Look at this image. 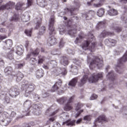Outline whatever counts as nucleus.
Here are the masks:
<instances>
[{
  "label": "nucleus",
  "instance_id": "nucleus-1",
  "mask_svg": "<svg viewBox=\"0 0 127 127\" xmlns=\"http://www.w3.org/2000/svg\"><path fill=\"white\" fill-rule=\"evenodd\" d=\"M54 17L52 16L50 19L49 30V38L48 40V45L49 46H52L55 45L57 43V39L54 38V35L56 34V31L54 28Z\"/></svg>",
  "mask_w": 127,
  "mask_h": 127
},
{
  "label": "nucleus",
  "instance_id": "nucleus-2",
  "mask_svg": "<svg viewBox=\"0 0 127 127\" xmlns=\"http://www.w3.org/2000/svg\"><path fill=\"white\" fill-rule=\"evenodd\" d=\"M92 40H84L82 43L81 47L83 50H88L89 49L91 52H94L95 51V48H96V45H97V42L94 37L91 38Z\"/></svg>",
  "mask_w": 127,
  "mask_h": 127
},
{
  "label": "nucleus",
  "instance_id": "nucleus-3",
  "mask_svg": "<svg viewBox=\"0 0 127 127\" xmlns=\"http://www.w3.org/2000/svg\"><path fill=\"white\" fill-rule=\"evenodd\" d=\"M95 67H98L99 69L103 67V58L101 56H93L89 64V67L93 70Z\"/></svg>",
  "mask_w": 127,
  "mask_h": 127
},
{
  "label": "nucleus",
  "instance_id": "nucleus-4",
  "mask_svg": "<svg viewBox=\"0 0 127 127\" xmlns=\"http://www.w3.org/2000/svg\"><path fill=\"white\" fill-rule=\"evenodd\" d=\"M35 89V85L33 83L23 84L21 86V90L24 91V96L28 97Z\"/></svg>",
  "mask_w": 127,
  "mask_h": 127
},
{
  "label": "nucleus",
  "instance_id": "nucleus-5",
  "mask_svg": "<svg viewBox=\"0 0 127 127\" xmlns=\"http://www.w3.org/2000/svg\"><path fill=\"white\" fill-rule=\"evenodd\" d=\"M126 61H127V51L124 54L123 57L121 59L119 60L115 68L116 72L119 74H122V72L120 71L122 70V68L124 66V64L125 62H126Z\"/></svg>",
  "mask_w": 127,
  "mask_h": 127
},
{
  "label": "nucleus",
  "instance_id": "nucleus-6",
  "mask_svg": "<svg viewBox=\"0 0 127 127\" xmlns=\"http://www.w3.org/2000/svg\"><path fill=\"white\" fill-rule=\"evenodd\" d=\"M103 77H104L103 72L94 73L91 75V77H89L88 80L91 83H96L99 81V79H102Z\"/></svg>",
  "mask_w": 127,
  "mask_h": 127
},
{
  "label": "nucleus",
  "instance_id": "nucleus-7",
  "mask_svg": "<svg viewBox=\"0 0 127 127\" xmlns=\"http://www.w3.org/2000/svg\"><path fill=\"white\" fill-rule=\"evenodd\" d=\"M61 86H62V80L59 79L58 81L52 86L51 91L56 92V91L59 90V88H61Z\"/></svg>",
  "mask_w": 127,
  "mask_h": 127
},
{
  "label": "nucleus",
  "instance_id": "nucleus-8",
  "mask_svg": "<svg viewBox=\"0 0 127 127\" xmlns=\"http://www.w3.org/2000/svg\"><path fill=\"white\" fill-rule=\"evenodd\" d=\"M20 94V90L17 86H13L11 88V92L9 94L11 97H16Z\"/></svg>",
  "mask_w": 127,
  "mask_h": 127
},
{
  "label": "nucleus",
  "instance_id": "nucleus-9",
  "mask_svg": "<svg viewBox=\"0 0 127 127\" xmlns=\"http://www.w3.org/2000/svg\"><path fill=\"white\" fill-rule=\"evenodd\" d=\"M15 8L16 10H23L27 8V7L25 6V3L19 2L16 4Z\"/></svg>",
  "mask_w": 127,
  "mask_h": 127
},
{
  "label": "nucleus",
  "instance_id": "nucleus-10",
  "mask_svg": "<svg viewBox=\"0 0 127 127\" xmlns=\"http://www.w3.org/2000/svg\"><path fill=\"white\" fill-rule=\"evenodd\" d=\"M94 15H95V11L93 10H89L87 12H84L83 13L82 17H84L86 19H89V17H90V16H93Z\"/></svg>",
  "mask_w": 127,
  "mask_h": 127
},
{
  "label": "nucleus",
  "instance_id": "nucleus-11",
  "mask_svg": "<svg viewBox=\"0 0 127 127\" xmlns=\"http://www.w3.org/2000/svg\"><path fill=\"white\" fill-rule=\"evenodd\" d=\"M77 9L74 7H71V8H65L64 11L65 13L69 12L70 13L71 15H76L77 12H76V10Z\"/></svg>",
  "mask_w": 127,
  "mask_h": 127
},
{
  "label": "nucleus",
  "instance_id": "nucleus-12",
  "mask_svg": "<svg viewBox=\"0 0 127 127\" xmlns=\"http://www.w3.org/2000/svg\"><path fill=\"white\" fill-rule=\"evenodd\" d=\"M78 37H77L74 41L75 44H78V43H81L82 40L85 38V34L83 32H80L78 35Z\"/></svg>",
  "mask_w": 127,
  "mask_h": 127
},
{
  "label": "nucleus",
  "instance_id": "nucleus-13",
  "mask_svg": "<svg viewBox=\"0 0 127 127\" xmlns=\"http://www.w3.org/2000/svg\"><path fill=\"white\" fill-rule=\"evenodd\" d=\"M115 35V33L108 32L106 30H104L100 34V38L106 37V36H114Z\"/></svg>",
  "mask_w": 127,
  "mask_h": 127
},
{
  "label": "nucleus",
  "instance_id": "nucleus-14",
  "mask_svg": "<svg viewBox=\"0 0 127 127\" xmlns=\"http://www.w3.org/2000/svg\"><path fill=\"white\" fill-rule=\"evenodd\" d=\"M60 63L64 66H66L69 64V60L66 56H63L61 58Z\"/></svg>",
  "mask_w": 127,
  "mask_h": 127
},
{
  "label": "nucleus",
  "instance_id": "nucleus-15",
  "mask_svg": "<svg viewBox=\"0 0 127 127\" xmlns=\"http://www.w3.org/2000/svg\"><path fill=\"white\" fill-rule=\"evenodd\" d=\"M96 123H102V122H109V119L106 118L105 115H102L96 119Z\"/></svg>",
  "mask_w": 127,
  "mask_h": 127
},
{
  "label": "nucleus",
  "instance_id": "nucleus-16",
  "mask_svg": "<svg viewBox=\"0 0 127 127\" xmlns=\"http://www.w3.org/2000/svg\"><path fill=\"white\" fill-rule=\"evenodd\" d=\"M87 81H88V76L87 75H84L83 77L80 79V82L78 83V86L79 87H82V86H84L85 83H87Z\"/></svg>",
  "mask_w": 127,
  "mask_h": 127
},
{
  "label": "nucleus",
  "instance_id": "nucleus-17",
  "mask_svg": "<svg viewBox=\"0 0 127 127\" xmlns=\"http://www.w3.org/2000/svg\"><path fill=\"white\" fill-rule=\"evenodd\" d=\"M71 28L70 30L68 31V34L70 36H75V34L77 33V25H74V27Z\"/></svg>",
  "mask_w": 127,
  "mask_h": 127
},
{
  "label": "nucleus",
  "instance_id": "nucleus-18",
  "mask_svg": "<svg viewBox=\"0 0 127 127\" xmlns=\"http://www.w3.org/2000/svg\"><path fill=\"white\" fill-rule=\"evenodd\" d=\"M12 7V3L8 2L5 5H3L0 7V10H3L4 9H9Z\"/></svg>",
  "mask_w": 127,
  "mask_h": 127
},
{
  "label": "nucleus",
  "instance_id": "nucleus-19",
  "mask_svg": "<svg viewBox=\"0 0 127 127\" xmlns=\"http://www.w3.org/2000/svg\"><path fill=\"white\" fill-rule=\"evenodd\" d=\"M76 123V120L71 121V119H68L67 121L63 123V125H66V126L70 127H73V126H75V124Z\"/></svg>",
  "mask_w": 127,
  "mask_h": 127
},
{
  "label": "nucleus",
  "instance_id": "nucleus-20",
  "mask_svg": "<svg viewBox=\"0 0 127 127\" xmlns=\"http://www.w3.org/2000/svg\"><path fill=\"white\" fill-rule=\"evenodd\" d=\"M37 2L41 7H45V6L48 5L46 0H37Z\"/></svg>",
  "mask_w": 127,
  "mask_h": 127
},
{
  "label": "nucleus",
  "instance_id": "nucleus-21",
  "mask_svg": "<svg viewBox=\"0 0 127 127\" xmlns=\"http://www.w3.org/2000/svg\"><path fill=\"white\" fill-rule=\"evenodd\" d=\"M14 77H16V80L17 82H20L21 80H22V78H23V74L21 73L20 71H18L17 72L16 75H14Z\"/></svg>",
  "mask_w": 127,
  "mask_h": 127
},
{
  "label": "nucleus",
  "instance_id": "nucleus-22",
  "mask_svg": "<svg viewBox=\"0 0 127 127\" xmlns=\"http://www.w3.org/2000/svg\"><path fill=\"white\" fill-rule=\"evenodd\" d=\"M104 27H106V22L105 21H100L97 24L96 29L97 30H99V29L104 28Z\"/></svg>",
  "mask_w": 127,
  "mask_h": 127
},
{
  "label": "nucleus",
  "instance_id": "nucleus-23",
  "mask_svg": "<svg viewBox=\"0 0 127 127\" xmlns=\"http://www.w3.org/2000/svg\"><path fill=\"white\" fill-rule=\"evenodd\" d=\"M44 76V70L43 69H39L36 71V78L40 79Z\"/></svg>",
  "mask_w": 127,
  "mask_h": 127
},
{
  "label": "nucleus",
  "instance_id": "nucleus-24",
  "mask_svg": "<svg viewBox=\"0 0 127 127\" xmlns=\"http://www.w3.org/2000/svg\"><path fill=\"white\" fill-rule=\"evenodd\" d=\"M77 82H78V78L77 77L73 78L69 81L68 83V86H70V87H75Z\"/></svg>",
  "mask_w": 127,
  "mask_h": 127
},
{
  "label": "nucleus",
  "instance_id": "nucleus-25",
  "mask_svg": "<svg viewBox=\"0 0 127 127\" xmlns=\"http://www.w3.org/2000/svg\"><path fill=\"white\" fill-rule=\"evenodd\" d=\"M107 77L111 81H115V80H116V76H115V73L113 71L109 72L107 75Z\"/></svg>",
  "mask_w": 127,
  "mask_h": 127
},
{
  "label": "nucleus",
  "instance_id": "nucleus-26",
  "mask_svg": "<svg viewBox=\"0 0 127 127\" xmlns=\"http://www.w3.org/2000/svg\"><path fill=\"white\" fill-rule=\"evenodd\" d=\"M110 29L111 30H115L116 32H121L122 30V28L120 27L116 26V25L115 24H112L110 26Z\"/></svg>",
  "mask_w": 127,
  "mask_h": 127
},
{
  "label": "nucleus",
  "instance_id": "nucleus-27",
  "mask_svg": "<svg viewBox=\"0 0 127 127\" xmlns=\"http://www.w3.org/2000/svg\"><path fill=\"white\" fill-rule=\"evenodd\" d=\"M16 53L19 56L22 55L23 54V49L20 46H17L16 47Z\"/></svg>",
  "mask_w": 127,
  "mask_h": 127
},
{
  "label": "nucleus",
  "instance_id": "nucleus-28",
  "mask_svg": "<svg viewBox=\"0 0 127 127\" xmlns=\"http://www.w3.org/2000/svg\"><path fill=\"white\" fill-rule=\"evenodd\" d=\"M108 13L111 16L118 15V11L115 9H111L108 11Z\"/></svg>",
  "mask_w": 127,
  "mask_h": 127
},
{
  "label": "nucleus",
  "instance_id": "nucleus-29",
  "mask_svg": "<svg viewBox=\"0 0 127 127\" xmlns=\"http://www.w3.org/2000/svg\"><path fill=\"white\" fill-rule=\"evenodd\" d=\"M109 43L111 46H115L117 44V40L114 39H106L105 43Z\"/></svg>",
  "mask_w": 127,
  "mask_h": 127
},
{
  "label": "nucleus",
  "instance_id": "nucleus-30",
  "mask_svg": "<svg viewBox=\"0 0 127 127\" xmlns=\"http://www.w3.org/2000/svg\"><path fill=\"white\" fill-rule=\"evenodd\" d=\"M66 25L68 27H70V28H74V25H75L74 24V21H73V19H69L67 22Z\"/></svg>",
  "mask_w": 127,
  "mask_h": 127
},
{
  "label": "nucleus",
  "instance_id": "nucleus-31",
  "mask_svg": "<svg viewBox=\"0 0 127 127\" xmlns=\"http://www.w3.org/2000/svg\"><path fill=\"white\" fill-rule=\"evenodd\" d=\"M73 110V106H72V104L66 103L64 107V110L66 111H71Z\"/></svg>",
  "mask_w": 127,
  "mask_h": 127
},
{
  "label": "nucleus",
  "instance_id": "nucleus-32",
  "mask_svg": "<svg viewBox=\"0 0 127 127\" xmlns=\"http://www.w3.org/2000/svg\"><path fill=\"white\" fill-rule=\"evenodd\" d=\"M5 73H7V75H11L12 73L13 72L12 67L11 66H7L4 69Z\"/></svg>",
  "mask_w": 127,
  "mask_h": 127
},
{
  "label": "nucleus",
  "instance_id": "nucleus-33",
  "mask_svg": "<svg viewBox=\"0 0 127 127\" xmlns=\"http://www.w3.org/2000/svg\"><path fill=\"white\" fill-rule=\"evenodd\" d=\"M10 123V122H8L6 119H3L0 121V125L3 127H6V126L9 125Z\"/></svg>",
  "mask_w": 127,
  "mask_h": 127
},
{
  "label": "nucleus",
  "instance_id": "nucleus-34",
  "mask_svg": "<svg viewBox=\"0 0 127 127\" xmlns=\"http://www.w3.org/2000/svg\"><path fill=\"white\" fill-rule=\"evenodd\" d=\"M105 13V9L103 8H100L97 12V14L99 17H102Z\"/></svg>",
  "mask_w": 127,
  "mask_h": 127
},
{
  "label": "nucleus",
  "instance_id": "nucleus-35",
  "mask_svg": "<svg viewBox=\"0 0 127 127\" xmlns=\"http://www.w3.org/2000/svg\"><path fill=\"white\" fill-rule=\"evenodd\" d=\"M67 101V97H62L59 99H57V102L61 105H63L64 103H66Z\"/></svg>",
  "mask_w": 127,
  "mask_h": 127
},
{
  "label": "nucleus",
  "instance_id": "nucleus-36",
  "mask_svg": "<svg viewBox=\"0 0 127 127\" xmlns=\"http://www.w3.org/2000/svg\"><path fill=\"white\" fill-rule=\"evenodd\" d=\"M46 32V27L44 26H42L39 30V34L40 35H43Z\"/></svg>",
  "mask_w": 127,
  "mask_h": 127
},
{
  "label": "nucleus",
  "instance_id": "nucleus-37",
  "mask_svg": "<svg viewBox=\"0 0 127 127\" xmlns=\"http://www.w3.org/2000/svg\"><path fill=\"white\" fill-rule=\"evenodd\" d=\"M32 104V102H31V100L28 99L26 100V101L24 103V106L26 107V108H30V107H31Z\"/></svg>",
  "mask_w": 127,
  "mask_h": 127
},
{
  "label": "nucleus",
  "instance_id": "nucleus-38",
  "mask_svg": "<svg viewBox=\"0 0 127 127\" xmlns=\"http://www.w3.org/2000/svg\"><path fill=\"white\" fill-rule=\"evenodd\" d=\"M75 110L76 112H78V111H79V110H80V109H81V108H83V107H84V104H82L80 102L77 103L76 104H75Z\"/></svg>",
  "mask_w": 127,
  "mask_h": 127
},
{
  "label": "nucleus",
  "instance_id": "nucleus-39",
  "mask_svg": "<svg viewBox=\"0 0 127 127\" xmlns=\"http://www.w3.org/2000/svg\"><path fill=\"white\" fill-rule=\"evenodd\" d=\"M46 58L44 56H40L39 57L38 64H42L44 61H45Z\"/></svg>",
  "mask_w": 127,
  "mask_h": 127
},
{
  "label": "nucleus",
  "instance_id": "nucleus-40",
  "mask_svg": "<svg viewBox=\"0 0 127 127\" xmlns=\"http://www.w3.org/2000/svg\"><path fill=\"white\" fill-rule=\"evenodd\" d=\"M18 19H19V15L14 14L11 18L10 19V21H18Z\"/></svg>",
  "mask_w": 127,
  "mask_h": 127
},
{
  "label": "nucleus",
  "instance_id": "nucleus-41",
  "mask_svg": "<svg viewBox=\"0 0 127 127\" xmlns=\"http://www.w3.org/2000/svg\"><path fill=\"white\" fill-rule=\"evenodd\" d=\"M5 43L7 47H11L12 46V41L10 39H8L5 41Z\"/></svg>",
  "mask_w": 127,
  "mask_h": 127
},
{
  "label": "nucleus",
  "instance_id": "nucleus-42",
  "mask_svg": "<svg viewBox=\"0 0 127 127\" xmlns=\"http://www.w3.org/2000/svg\"><path fill=\"white\" fill-rule=\"evenodd\" d=\"M40 52V50L39 48H36L35 50H33L32 52H31V54L34 55V56H37L39 53Z\"/></svg>",
  "mask_w": 127,
  "mask_h": 127
},
{
  "label": "nucleus",
  "instance_id": "nucleus-43",
  "mask_svg": "<svg viewBox=\"0 0 127 127\" xmlns=\"http://www.w3.org/2000/svg\"><path fill=\"white\" fill-rule=\"evenodd\" d=\"M13 51L11 50L7 54V57L10 60H12L13 59Z\"/></svg>",
  "mask_w": 127,
  "mask_h": 127
},
{
  "label": "nucleus",
  "instance_id": "nucleus-44",
  "mask_svg": "<svg viewBox=\"0 0 127 127\" xmlns=\"http://www.w3.org/2000/svg\"><path fill=\"white\" fill-rule=\"evenodd\" d=\"M61 72L59 73L58 75H62V76H65V75L67 74V69L65 68H62L61 69Z\"/></svg>",
  "mask_w": 127,
  "mask_h": 127
},
{
  "label": "nucleus",
  "instance_id": "nucleus-45",
  "mask_svg": "<svg viewBox=\"0 0 127 127\" xmlns=\"http://www.w3.org/2000/svg\"><path fill=\"white\" fill-rule=\"evenodd\" d=\"M84 121H87V122H90L92 120V116L86 115L83 118Z\"/></svg>",
  "mask_w": 127,
  "mask_h": 127
},
{
  "label": "nucleus",
  "instance_id": "nucleus-46",
  "mask_svg": "<svg viewBox=\"0 0 127 127\" xmlns=\"http://www.w3.org/2000/svg\"><path fill=\"white\" fill-rule=\"evenodd\" d=\"M41 23H42V20L41 19L40 20H39L37 22L36 27H35V29H38V28L40 27Z\"/></svg>",
  "mask_w": 127,
  "mask_h": 127
},
{
  "label": "nucleus",
  "instance_id": "nucleus-47",
  "mask_svg": "<svg viewBox=\"0 0 127 127\" xmlns=\"http://www.w3.org/2000/svg\"><path fill=\"white\" fill-rule=\"evenodd\" d=\"M24 66V64H18L15 65V68H16V69H21V68H23Z\"/></svg>",
  "mask_w": 127,
  "mask_h": 127
},
{
  "label": "nucleus",
  "instance_id": "nucleus-48",
  "mask_svg": "<svg viewBox=\"0 0 127 127\" xmlns=\"http://www.w3.org/2000/svg\"><path fill=\"white\" fill-rule=\"evenodd\" d=\"M25 33L27 35V36H31L32 33V30H25Z\"/></svg>",
  "mask_w": 127,
  "mask_h": 127
},
{
  "label": "nucleus",
  "instance_id": "nucleus-49",
  "mask_svg": "<svg viewBox=\"0 0 127 127\" xmlns=\"http://www.w3.org/2000/svg\"><path fill=\"white\" fill-rule=\"evenodd\" d=\"M75 98V95H73L72 96L70 97L67 100V104H71V103H73V101H74V99Z\"/></svg>",
  "mask_w": 127,
  "mask_h": 127
},
{
  "label": "nucleus",
  "instance_id": "nucleus-50",
  "mask_svg": "<svg viewBox=\"0 0 127 127\" xmlns=\"http://www.w3.org/2000/svg\"><path fill=\"white\" fill-rule=\"evenodd\" d=\"M64 44H65V43L63 40V38H62L59 43V47H60V48H62V47H64Z\"/></svg>",
  "mask_w": 127,
  "mask_h": 127
},
{
  "label": "nucleus",
  "instance_id": "nucleus-51",
  "mask_svg": "<svg viewBox=\"0 0 127 127\" xmlns=\"http://www.w3.org/2000/svg\"><path fill=\"white\" fill-rule=\"evenodd\" d=\"M34 0H27V7H29V6H31L32 5V3H33V1Z\"/></svg>",
  "mask_w": 127,
  "mask_h": 127
},
{
  "label": "nucleus",
  "instance_id": "nucleus-52",
  "mask_svg": "<svg viewBox=\"0 0 127 127\" xmlns=\"http://www.w3.org/2000/svg\"><path fill=\"white\" fill-rule=\"evenodd\" d=\"M36 61H37L36 58H32L30 60V63H31V64H32V65H34V64L36 63Z\"/></svg>",
  "mask_w": 127,
  "mask_h": 127
},
{
  "label": "nucleus",
  "instance_id": "nucleus-53",
  "mask_svg": "<svg viewBox=\"0 0 127 127\" xmlns=\"http://www.w3.org/2000/svg\"><path fill=\"white\" fill-rule=\"evenodd\" d=\"M84 112V110H80L79 111L77 114H75V118L77 119V118H78L80 115L82 114Z\"/></svg>",
  "mask_w": 127,
  "mask_h": 127
},
{
  "label": "nucleus",
  "instance_id": "nucleus-54",
  "mask_svg": "<svg viewBox=\"0 0 127 127\" xmlns=\"http://www.w3.org/2000/svg\"><path fill=\"white\" fill-rule=\"evenodd\" d=\"M74 3L77 7H79V6H81V3L80 2L79 0H75L74 1Z\"/></svg>",
  "mask_w": 127,
  "mask_h": 127
},
{
  "label": "nucleus",
  "instance_id": "nucleus-55",
  "mask_svg": "<svg viewBox=\"0 0 127 127\" xmlns=\"http://www.w3.org/2000/svg\"><path fill=\"white\" fill-rule=\"evenodd\" d=\"M98 98V95L96 94H93L90 97V100H96Z\"/></svg>",
  "mask_w": 127,
  "mask_h": 127
},
{
  "label": "nucleus",
  "instance_id": "nucleus-56",
  "mask_svg": "<svg viewBox=\"0 0 127 127\" xmlns=\"http://www.w3.org/2000/svg\"><path fill=\"white\" fill-rule=\"evenodd\" d=\"M102 5H103V4H102L101 3H95L94 4V6L95 7H101V6H102Z\"/></svg>",
  "mask_w": 127,
  "mask_h": 127
},
{
  "label": "nucleus",
  "instance_id": "nucleus-57",
  "mask_svg": "<svg viewBox=\"0 0 127 127\" xmlns=\"http://www.w3.org/2000/svg\"><path fill=\"white\" fill-rule=\"evenodd\" d=\"M28 46H29V41H26L25 42V47L27 49V48H28Z\"/></svg>",
  "mask_w": 127,
  "mask_h": 127
},
{
  "label": "nucleus",
  "instance_id": "nucleus-58",
  "mask_svg": "<svg viewBox=\"0 0 127 127\" xmlns=\"http://www.w3.org/2000/svg\"><path fill=\"white\" fill-rule=\"evenodd\" d=\"M5 101L7 104H9V103L10 102V98L8 97H6L5 99Z\"/></svg>",
  "mask_w": 127,
  "mask_h": 127
},
{
  "label": "nucleus",
  "instance_id": "nucleus-59",
  "mask_svg": "<svg viewBox=\"0 0 127 127\" xmlns=\"http://www.w3.org/2000/svg\"><path fill=\"white\" fill-rule=\"evenodd\" d=\"M7 36L4 35L2 36L1 35H0V40H3V39H5V38H7Z\"/></svg>",
  "mask_w": 127,
  "mask_h": 127
},
{
  "label": "nucleus",
  "instance_id": "nucleus-60",
  "mask_svg": "<svg viewBox=\"0 0 127 127\" xmlns=\"http://www.w3.org/2000/svg\"><path fill=\"white\" fill-rule=\"evenodd\" d=\"M58 113V111H55L54 112H53L51 114L49 115V117H53V116H55V115Z\"/></svg>",
  "mask_w": 127,
  "mask_h": 127
},
{
  "label": "nucleus",
  "instance_id": "nucleus-61",
  "mask_svg": "<svg viewBox=\"0 0 127 127\" xmlns=\"http://www.w3.org/2000/svg\"><path fill=\"white\" fill-rule=\"evenodd\" d=\"M3 65H4V62L2 59H0V66H3Z\"/></svg>",
  "mask_w": 127,
  "mask_h": 127
},
{
  "label": "nucleus",
  "instance_id": "nucleus-62",
  "mask_svg": "<svg viewBox=\"0 0 127 127\" xmlns=\"http://www.w3.org/2000/svg\"><path fill=\"white\" fill-rule=\"evenodd\" d=\"M94 0H91L90 1L87 2V5H88V6H90L92 5V2H93V1H94Z\"/></svg>",
  "mask_w": 127,
  "mask_h": 127
},
{
  "label": "nucleus",
  "instance_id": "nucleus-63",
  "mask_svg": "<svg viewBox=\"0 0 127 127\" xmlns=\"http://www.w3.org/2000/svg\"><path fill=\"white\" fill-rule=\"evenodd\" d=\"M31 54H32L31 53L28 54L25 58V60H28V59H29V58H30V57L31 56Z\"/></svg>",
  "mask_w": 127,
  "mask_h": 127
},
{
  "label": "nucleus",
  "instance_id": "nucleus-64",
  "mask_svg": "<svg viewBox=\"0 0 127 127\" xmlns=\"http://www.w3.org/2000/svg\"><path fill=\"white\" fill-rule=\"evenodd\" d=\"M0 32H1L2 33H4V32H6V30L4 28H0Z\"/></svg>",
  "mask_w": 127,
  "mask_h": 127
}]
</instances>
